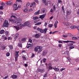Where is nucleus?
Returning <instances> with one entry per match:
<instances>
[{
    "instance_id": "f257e3e1",
    "label": "nucleus",
    "mask_w": 79,
    "mask_h": 79,
    "mask_svg": "<svg viewBox=\"0 0 79 79\" xmlns=\"http://www.w3.org/2000/svg\"><path fill=\"white\" fill-rule=\"evenodd\" d=\"M3 26L4 27H8V26H9V23H8V20H5L4 21L3 23Z\"/></svg>"
},
{
    "instance_id": "f03ea898",
    "label": "nucleus",
    "mask_w": 79,
    "mask_h": 79,
    "mask_svg": "<svg viewBox=\"0 0 79 79\" xmlns=\"http://www.w3.org/2000/svg\"><path fill=\"white\" fill-rule=\"evenodd\" d=\"M18 37H19V33H16L14 36V41H15L17 39V38H18Z\"/></svg>"
},
{
    "instance_id": "7ed1b4c3",
    "label": "nucleus",
    "mask_w": 79,
    "mask_h": 79,
    "mask_svg": "<svg viewBox=\"0 0 79 79\" xmlns=\"http://www.w3.org/2000/svg\"><path fill=\"white\" fill-rule=\"evenodd\" d=\"M28 25H29V22H27L24 23V25H22L20 26V27H24V26H27Z\"/></svg>"
},
{
    "instance_id": "20e7f679",
    "label": "nucleus",
    "mask_w": 79,
    "mask_h": 79,
    "mask_svg": "<svg viewBox=\"0 0 79 79\" xmlns=\"http://www.w3.org/2000/svg\"><path fill=\"white\" fill-rule=\"evenodd\" d=\"M64 25H65L66 26H71V24L69 23V22H65L64 23Z\"/></svg>"
},
{
    "instance_id": "39448f33",
    "label": "nucleus",
    "mask_w": 79,
    "mask_h": 79,
    "mask_svg": "<svg viewBox=\"0 0 79 79\" xmlns=\"http://www.w3.org/2000/svg\"><path fill=\"white\" fill-rule=\"evenodd\" d=\"M46 15V14H44L40 16V19H44V18H45V16Z\"/></svg>"
},
{
    "instance_id": "423d86ee",
    "label": "nucleus",
    "mask_w": 79,
    "mask_h": 79,
    "mask_svg": "<svg viewBox=\"0 0 79 79\" xmlns=\"http://www.w3.org/2000/svg\"><path fill=\"white\" fill-rule=\"evenodd\" d=\"M38 72H40V73H44L45 71V69H38Z\"/></svg>"
},
{
    "instance_id": "0eeeda50",
    "label": "nucleus",
    "mask_w": 79,
    "mask_h": 79,
    "mask_svg": "<svg viewBox=\"0 0 79 79\" xmlns=\"http://www.w3.org/2000/svg\"><path fill=\"white\" fill-rule=\"evenodd\" d=\"M62 42H64V43H68L69 42H71L72 43H75V42L73 41H62Z\"/></svg>"
},
{
    "instance_id": "6e6552de",
    "label": "nucleus",
    "mask_w": 79,
    "mask_h": 79,
    "mask_svg": "<svg viewBox=\"0 0 79 79\" xmlns=\"http://www.w3.org/2000/svg\"><path fill=\"white\" fill-rule=\"evenodd\" d=\"M47 54V51H44L43 52V56H45Z\"/></svg>"
},
{
    "instance_id": "1a4fd4ad",
    "label": "nucleus",
    "mask_w": 79,
    "mask_h": 79,
    "mask_svg": "<svg viewBox=\"0 0 79 79\" xmlns=\"http://www.w3.org/2000/svg\"><path fill=\"white\" fill-rule=\"evenodd\" d=\"M58 23V21L56 20V21L54 23V26L55 28H56L57 27V24Z\"/></svg>"
},
{
    "instance_id": "9d476101",
    "label": "nucleus",
    "mask_w": 79,
    "mask_h": 79,
    "mask_svg": "<svg viewBox=\"0 0 79 79\" xmlns=\"http://www.w3.org/2000/svg\"><path fill=\"white\" fill-rule=\"evenodd\" d=\"M42 1L44 4H45L46 6H47L48 5V3L46 2V0H42Z\"/></svg>"
},
{
    "instance_id": "9b49d317",
    "label": "nucleus",
    "mask_w": 79,
    "mask_h": 79,
    "mask_svg": "<svg viewBox=\"0 0 79 79\" xmlns=\"http://www.w3.org/2000/svg\"><path fill=\"white\" fill-rule=\"evenodd\" d=\"M11 77L12 79H16L18 77V76L15 75H11Z\"/></svg>"
},
{
    "instance_id": "f8f14e48",
    "label": "nucleus",
    "mask_w": 79,
    "mask_h": 79,
    "mask_svg": "<svg viewBox=\"0 0 79 79\" xmlns=\"http://www.w3.org/2000/svg\"><path fill=\"white\" fill-rule=\"evenodd\" d=\"M14 27L17 30V31H19V27L18 26H14Z\"/></svg>"
},
{
    "instance_id": "ddd939ff",
    "label": "nucleus",
    "mask_w": 79,
    "mask_h": 79,
    "mask_svg": "<svg viewBox=\"0 0 79 79\" xmlns=\"http://www.w3.org/2000/svg\"><path fill=\"white\" fill-rule=\"evenodd\" d=\"M17 19V23H20L22 21V20L20 19Z\"/></svg>"
},
{
    "instance_id": "4468645a",
    "label": "nucleus",
    "mask_w": 79,
    "mask_h": 79,
    "mask_svg": "<svg viewBox=\"0 0 79 79\" xmlns=\"http://www.w3.org/2000/svg\"><path fill=\"white\" fill-rule=\"evenodd\" d=\"M39 14H40V10H38L37 11L35 12V15H39Z\"/></svg>"
},
{
    "instance_id": "2eb2a0df",
    "label": "nucleus",
    "mask_w": 79,
    "mask_h": 79,
    "mask_svg": "<svg viewBox=\"0 0 79 79\" xmlns=\"http://www.w3.org/2000/svg\"><path fill=\"white\" fill-rule=\"evenodd\" d=\"M45 8H43L41 10V13H45Z\"/></svg>"
},
{
    "instance_id": "dca6fc26",
    "label": "nucleus",
    "mask_w": 79,
    "mask_h": 79,
    "mask_svg": "<svg viewBox=\"0 0 79 79\" xmlns=\"http://www.w3.org/2000/svg\"><path fill=\"white\" fill-rule=\"evenodd\" d=\"M71 13V12L69 11V10H67L66 11L67 15H70Z\"/></svg>"
},
{
    "instance_id": "f3484780",
    "label": "nucleus",
    "mask_w": 79,
    "mask_h": 79,
    "mask_svg": "<svg viewBox=\"0 0 79 79\" xmlns=\"http://www.w3.org/2000/svg\"><path fill=\"white\" fill-rule=\"evenodd\" d=\"M9 47L10 49V50H12L13 48V46L12 45H10L9 46Z\"/></svg>"
},
{
    "instance_id": "a211bd4d",
    "label": "nucleus",
    "mask_w": 79,
    "mask_h": 79,
    "mask_svg": "<svg viewBox=\"0 0 79 79\" xmlns=\"http://www.w3.org/2000/svg\"><path fill=\"white\" fill-rule=\"evenodd\" d=\"M0 4L2 6H4V7H5V4L2 2H0Z\"/></svg>"
},
{
    "instance_id": "6ab92c4d",
    "label": "nucleus",
    "mask_w": 79,
    "mask_h": 79,
    "mask_svg": "<svg viewBox=\"0 0 79 79\" xmlns=\"http://www.w3.org/2000/svg\"><path fill=\"white\" fill-rule=\"evenodd\" d=\"M72 39L73 40H77V38L76 37H73L72 38Z\"/></svg>"
},
{
    "instance_id": "aec40b11",
    "label": "nucleus",
    "mask_w": 79,
    "mask_h": 79,
    "mask_svg": "<svg viewBox=\"0 0 79 79\" xmlns=\"http://www.w3.org/2000/svg\"><path fill=\"white\" fill-rule=\"evenodd\" d=\"M39 19V17L37 16L34 17L33 18V19L34 20H36V19Z\"/></svg>"
},
{
    "instance_id": "412c9836",
    "label": "nucleus",
    "mask_w": 79,
    "mask_h": 79,
    "mask_svg": "<svg viewBox=\"0 0 79 79\" xmlns=\"http://www.w3.org/2000/svg\"><path fill=\"white\" fill-rule=\"evenodd\" d=\"M4 32H5V31H4V30H2L0 31V34H3Z\"/></svg>"
},
{
    "instance_id": "4be33fe9",
    "label": "nucleus",
    "mask_w": 79,
    "mask_h": 79,
    "mask_svg": "<svg viewBox=\"0 0 79 79\" xmlns=\"http://www.w3.org/2000/svg\"><path fill=\"white\" fill-rule=\"evenodd\" d=\"M35 37L36 38H39V37H40V35H39V34H36V35H35Z\"/></svg>"
},
{
    "instance_id": "5701e85b",
    "label": "nucleus",
    "mask_w": 79,
    "mask_h": 79,
    "mask_svg": "<svg viewBox=\"0 0 79 79\" xmlns=\"http://www.w3.org/2000/svg\"><path fill=\"white\" fill-rule=\"evenodd\" d=\"M77 28V27L74 26H72L70 27V28L72 29H74L75 28Z\"/></svg>"
},
{
    "instance_id": "b1692460",
    "label": "nucleus",
    "mask_w": 79,
    "mask_h": 79,
    "mask_svg": "<svg viewBox=\"0 0 79 79\" xmlns=\"http://www.w3.org/2000/svg\"><path fill=\"white\" fill-rule=\"evenodd\" d=\"M47 30H48L47 28L44 29L43 30L44 33L45 34L47 33Z\"/></svg>"
},
{
    "instance_id": "393cba45",
    "label": "nucleus",
    "mask_w": 79,
    "mask_h": 79,
    "mask_svg": "<svg viewBox=\"0 0 79 79\" xmlns=\"http://www.w3.org/2000/svg\"><path fill=\"white\" fill-rule=\"evenodd\" d=\"M13 8H16V7H17V3H16L15 4H14L13 5Z\"/></svg>"
},
{
    "instance_id": "a878e982",
    "label": "nucleus",
    "mask_w": 79,
    "mask_h": 79,
    "mask_svg": "<svg viewBox=\"0 0 79 79\" xmlns=\"http://www.w3.org/2000/svg\"><path fill=\"white\" fill-rule=\"evenodd\" d=\"M1 48L2 50H5L6 48V46H3Z\"/></svg>"
},
{
    "instance_id": "bb28decb",
    "label": "nucleus",
    "mask_w": 79,
    "mask_h": 79,
    "mask_svg": "<svg viewBox=\"0 0 79 79\" xmlns=\"http://www.w3.org/2000/svg\"><path fill=\"white\" fill-rule=\"evenodd\" d=\"M68 47H71V46H73V43H70L67 45Z\"/></svg>"
},
{
    "instance_id": "cd10ccee",
    "label": "nucleus",
    "mask_w": 79,
    "mask_h": 79,
    "mask_svg": "<svg viewBox=\"0 0 79 79\" xmlns=\"http://www.w3.org/2000/svg\"><path fill=\"white\" fill-rule=\"evenodd\" d=\"M65 53H66L68 56H69V52H68V50H67L65 52Z\"/></svg>"
},
{
    "instance_id": "c85d7f7f",
    "label": "nucleus",
    "mask_w": 79,
    "mask_h": 79,
    "mask_svg": "<svg viewBox=\"0 0 79 79\" xmlns=\"http://www.w3.org/2000/svg\"><path fill=\"white\" fill-rule=\"evenodd\" d=\"M40 31L41 33H44V30L42 29H40Z\"/></svg>"
},
{
    "instance_id": "c756f323",
    "label": "nucleus",
    "mask_w": 79,
    "mask_h": 79,
    "mask_svg": "<svg viewBox=\"0 0 79 79\" xmlns=\"http://www.w3.org/2000/svg\"><path fill=\"white\" fill-rule=\"evenodd\" d=\"M13 21L14 23H16V24H18L17 23V19L14 20Z\"/></svg>"
},
{
    "instance_id": "7c9ffc66",
    "label": "nucleus",
    "mask_w": 79,
    "mask_h": 79,
    "mask_svg": "<svg viewBox=\"0 0 79 79\" xmlns=\"http://www.w3.org/2000/svg\"><path fill=\"white\" fill-rule=\"evenodd\" d=\"M54 69L55 71H59V69L58 68H53Z\"/></svg>"
},
{
    "instance_id": "2f4dec72",
    "label": "nucleus",
    "mask_w": 79,
    "mask_h": 79,
    "mask_svg": "<svg viewBox=\"0 0 79 79\" xmlns=\"http://www.w3.org/2000/svg\"><path fill=\"white\" fill-rule=\"evenodd\" d=\"M36 48L38 50H39V49L42 48L40 46H38L37 47H36Z\"/></svg>"
},
{
    "instance_id": "473e14b6",
    "label": "nucleus",
    "mask_w": 79,
    "mask_h": 79,
    "mask_svg": "<svg viewBox=\"0 0 79 79\" xmlns=\"http://www.w3.org/2000/svg\"><path fill=\"white\" fill-rule=\"evenodd\" d=\"M42 48L40 49H39V50H38V53H40V52H42Z\"/></svg>"
},
{
    "instance_id": "72a5a7b5",
    "label": "nucleus",
    "mask_w": 79,
    "mask_h": 79,
    "mask_svg": "<svg viewBox=\"0 0 79 79\" xmlns=\"http://www.w3.org/2000/svg\"><path fill=\"white\" fill-rule=\"evenodd\" d=\"M53 9L54 11L56 10V7H55V6L54 5L53 6Z\"/></svg>"
},
{
    "instance_id": "f704fd0d",
    "label": "nucleus",
    "mask_w": 79,
    "mask_h": 79,
    "mask_svg": "<svg viewBox=\"0 0 79 79\" xmlns=\"http://www.w3.org/2000/svg\"><path fill=\"white\" fill-rule=\"evenodd\" d=\"M67 59L69 61V62H71V59H70L69 57H67Z\"/></svg>"
},
{
    "instance_id": "c9c22d12",
    "label": "nucleus",
    "mask_w": 79,
    "mask_h": 79,
    "mask_svg": "<svg viewBox=\"0 0 79 79\" xmlns=\"http://www.w3.org/2000/svg\"><path fill=\"white\" fill-rule=\"evenodd\" d=\"M12 2H11V1H9V5H12Z\"/></svg>"
},
{
    "instance_id": "e433bc0d",
    "label": "nucleus",
    "mask_w": 79,
    "mask_h": 79,
    "mask_svg": "<svg viewBox=\"0 0 79 79\" xmlns=\"http://www.w3.org/2000/svg\"><path fill=\"white\" fill-rule=\"evenodd\" d=\"M46 59L45 58H44L43 59V61L44 63H46Z\"/></svg>"
},
{
    "instance_id": "4c0bfd02",
    "label": "nucleus",
    "mask_w": 79,
    "mask_h": 79,
    "mask_svg": "<svg viewBox=\"0 0 79 79\" xmlns=\"http://www.w3.org/2000/svg\"><path fill=\"white\" fill-rule=\"evenodd\" d=\"M26 38H23L21 40V41H26Z\"/></svg>"
},
{
    "instance_id": "58836bf2",
    "label": "nucleus",
    "mask_w": 79,
    "mask_h": 79,
    "mask_svg": "<svg viewBox=\"0 0 79 79\" xmlns=\"http://www.w3.org/2000/svg\"><path fill=\"white\" fill-rule=\"evenodd\" d=\"M10 53L8 52L6 54V56H9L10 55Z\"/></svg>"
},
{
    "instance_id": "ea45409f",
    "label": "nucleus",
    "mask_w": 79,
    "mask_h": 79,
    "mask_svg": "<svg viewBox=\"0 0 79 79\" xmlns=\"http://www.w3.org/2000/svg\"><path fill=\"white\" fill-rule=\"evenodd\" d=\"M74 48V46H70L69 47V49H73V48Z\"/></svg>"
},
{
    "instance_id": "a19ab883",
    "label": "nucleus",
    "mask_w": 79,
    "mask_h": 79,
    "mask_svg": "<svg viewBox=\"0 0 79 79\" xmlns=\"http://www.w3.org/2000/svg\"><path fill=\"white\" fill-rule=\"evenodd\" d=\"M48 26L49 27H52L53 26V24H49L48 25Z\"/></svg>"
},
{
    "instance_id": "79ce46f5",
    "label": "nucleus",
    "mask_w": 79,
    "mask_h": 79,
    "mask_svg": "<svg viewBox=\"0 0 79 79\" xmlns=\"http://www.w3.org/2000/svg\"><path fill=\"white\" fill-rule=\"evenodd\" d=\"M3 6H0V10H3Z\"/></svg>"
},
{
    "instance_id": "37998d69",
    "label": "nucleus",
    "mask_w": 79,
    "mask_h": 79,
    "mask_svg": "<svg viewBox=\"0 0 79 79\" xmlns=\"http://www.w3.org/2000/svg\"><path fill=\"white\" fill-rule=\"evenodd\" d=\"M31 4L33 6H34V5H35V2H32L31 3Z\"/></svg>"
},
{
    "instance_id": "c03bdc74",
    "label": "nucleus",
    "mask_w": 79,
    "mask_h": 79,
    "mask_svg": "<svg viewBox=\"0 0 79 79\" xmlns=\"http://www.w3.org/2000/svg\"><path fill=\"white\" fill-rule=\"evenodd\" d=\"M58 2L59 3H61L62 2V1H61L60 0H58Z\"/></svg>"
},
{
    "instance_id": "a18cd8bd",
    "label": "nucleus",
    "mask_w": 79,
    "mask_h": 79,
    "mask_svg": "<svg viewBox=\"0 0 79 79\" xmlns=\"http://www.w3.org/2000/svg\"><path fill=\"white\" fill-rule=\"evenodd\" d=\"M9 21H10V22H13L14 21V19H9Z\"/></svg>"
},
{
    "instance_id": "49530a36",
    "label": "nucleus",
    "mask_w": 79,
    "mask_h": 79,
    "mask_svg": "<svg viewBox=\"0 0 79 79\" xmlns=\"http://www.w3.org/2000/svg\"><path fill=\"white\" fill-rule=\"evenodd\" d=\"M35 51L36 52H38V49H37V47L35 48Z\"/></svg>"
},
{
    "instance_id": "de8ad7c7",
    "label": "nucleus",
    "mask_w": 79,
    "mask_h": 79,
    "mask_svg": "<svg viewBox=\"0 0 79 79\" xmlns=\"http://www.w3.org/2000/svg\"><path fill=\"white\" fill-rule=\"evenodd\" d=\"M8 34H9L8 31H6L5 32V34L6 36H7V35H8Z\"/></svg>"
},
{
    "instance_id": "09e8293b",
    "label": "nucleus",
    "mask_w": 79,
    "mask_h": 79,
    "mask_svg": "<svg viewBox=\"0 0 79 79\" xmlns=\"http://www.w3.org/2000/svg\"><path fill=\"white\" fill-rule=\"evenodd\" d=\"M68 37V35H63V37H64V38H66V37Z\"/></svg>"
},
{
    "instance_id": "8fccbe9b",
    "label": "nucleus",
    "mask_w": 79,
    "mask_h": 79,
    "mask_svg": "<svg viewBox=\"0 0 79 79\" xmlns=\"http://www.w3.org/2000/svg\"><path fill=\"white\" fill-rule=\"evenodd\" d=\"M18 45L20 47H22V44H21V43L19 44Z\"/></svg>"
},
{
    "instance_id": "3c124183",
    "label": "nucleus",
    "mask_w": 79,
    "mask_h": 79,
    "mask_svg": "<svg viewBox=\"0 0 79 79\" xmlns=\"http://www.w3.org/2000/svg\"><path fill=\"white\" fill-rule=\"evenodd\" d=\"M22 58H23V60H26V57H25V56H23Z\"/></svg>"
},
{
    "instance_id": "603ef678",
    "label": "nucleus",
    "mask_w": 79,
    "mask_h": 79,
    "mask_svg": "<svg viewBox=\"0 0 79 79\" xmlns=\"http://www.w3.org/2000/svg\"><path fill=\"white\" fill-rule=\"evenodd\" d=\"M27 9H25L23 10V12H25V13H26V12H27Z\"/></svg>"
},
{
    "instance_id": "864d4df0",
    "label": "nucleus",
    "mask_w": 79,
    "mask_h": 79,
    "mask_svg": "<svg viewBox=\"0 0 79 79\" xmlns=\"http://www.w3.org/2000/svg\"><path fill=\"white\" fill-rule=\"evenodd\" d=\"M29 5H30V3L27 2L26 4V6H29Z\"/></svg>"
},
{
    "instance_id": "5fc2aeb1",
    "label": "nucleus",
    "mask_w": 79,
    "mask_h": 79,
    "mask_svg": "<svg viewBox=\"0 0 79 79\" xmlns=\"http://www.w3.org/2000/svg\"><path fill=\"white\" fill-rule=\"evenodd\" d=\"M65 68H62L60 70V71L61 72L65 70Z\"/></svg>"
},
{
    "instance_id": "6e6d98bb",
    "label": "nucleus",
    "mask_w": 79,
    "mask_h": 79,
    "mask_svg": "<svg viewBox=\"0 0 79 79\" xmlns=\"http://www.w3.org/2000/svg\"><path fill=\"white\" fill-rule=\"evenodd\" d=\"M39 20H35L34 21V23H38V21H39Z\"/></svg>"
},
{
    "instance_id": "4d7b16f0",
    "label": "nucleus",
    "mask_w": 79,
    "mask_h": 79,
    "mask_svg": "<svg viewBox=\"0 0 79 79\" xmlns=\"http://www.w3.org/2000/svg\"><path fill=\"white\" fill-rule=\"evenodd\" d=\"M16 2H22V0H16Z\"/></svg>"
},
{
    "instance_id": "13d9d810",
    "label": "nucleus",
    "mask_w": 79,
    "mask_h": 79,
    "mask_svg": "<svg viewBox=\"0 0 79 79\" xmlns=\"http://www.w3.org/2000/svg\"><path fill=\"white\" fill-rule=\"evenodd\" d=\"M47 73H46L45 75L44 76V77H47Z\"/></svg>"
},
{
    "instance_id": "bf43d9fd",
    "label": "nucleus",
    "mask_w": 79,
    "mask_h": 79,
    "mask_svg": "<svg viewBox=\"0 0 79 79\" xmlns=\"http://www.w3.org/2000/svg\"><path fill=\"white\" fill-rule=\"evenodd\" d=\"M49 69H50L51 70V69H52V67L50 66L49 67Z\"/></svg>"
},
{
    "instance_id": "052dcab7",
    "label": "nucleus",
    "mask_w": 79,
    "mask_h": 79,
    "mask_svg": "<svg viewBox=\"0 0 79 79\" xmlns=\"http://www.w3.org/2000/svg\"><path fill=\"white\" fill-rule=\"evenodd\" d=\"M58 31H53V32H52V34H55V33H56V32H58Z\"/></svg>"
},
{
    "instance_id": "680f3d73",
    "label": "nucleus",
    "mask_w": 79,
    "mask_h": 79,
    "mask_svg": "<svg viewBox=\"0 0 79 79\" xmlns=\"http://www.w3.org/2000/svg\"><path fill=\"white\" fill-rule=\"evenodd\" d=\"M15 57H18L19 56V54H15Z\"/></svg>"
},
{
    "instance_id": "e2e57ef3",
    "label": "nucleus",
    "mask_w": 79,
    "mask_h": 79,
    "mask_svg": "<svg viewBox=\"0 0 79 79\" xmlns=\"http://www.w3.org/2000/svg\"><path fill=\"white\" fill-rule=\"evenodd\" d=\"M29 42H30V43H32V40L31 39H29Z\"/></svg>"
},
{
    "instance_id": "0e129e2a",
    "label": "nucleus",
    "mask_w": 79,
    "mask_h": 79,
    "mask_svg": "<svg viewBox=\"0 0 79 79\" xmlns=\"http://www.w3.org/2000/svg\"><path fill=\"white\" fill-rule=\"evenodd\" d=\"M6 5H7V6H8V5H9V2H6Z\"/></svg>"
},
{
    "instance_id": "69168bd1",
    "label": "nucleus",
    "mask_w": 79,
    "mask_h": 79,
    "mask_svg": "<svg viewBox=\"0 0 79 79\" xmlns=\"http://www.w3.org/2000/svg\"><path fill=\"white\" fill-rule=\"evenodd\" d=\"M53 11H54L52 9H51V10H50V12H51L52 13H53Z\"/></svg>"
},
{
    "instance_id": "338daca9",
    "label": "nucleus",
    "mask_w": 79,
    "mask_h": 79,
    "mask_svg": "<svg viewBox=\"0 0 79 79\" xmlns=\"http://www.w3.org/2000/svg\"><path fill=\"white\" fill-rule=\"evenodd\" d=\"M62 45V44H58L59 47H61V46Z\"/></svg>"
},
{
    "instance_id": "774afa93",
    "label": "nucleus",
    "mask_w": 79,
    "mask_h": 79,
    "mask_svg": "<svg viewBox=\"0 0 79 79\" xmlns=\"http://www.w3.org/2000/svg\"><path fill=\"white\" fill-rule=\"evenodd\" d=\"M0 21H3V19L2 18H0Z\"/></svg>"
}]
</instances>
